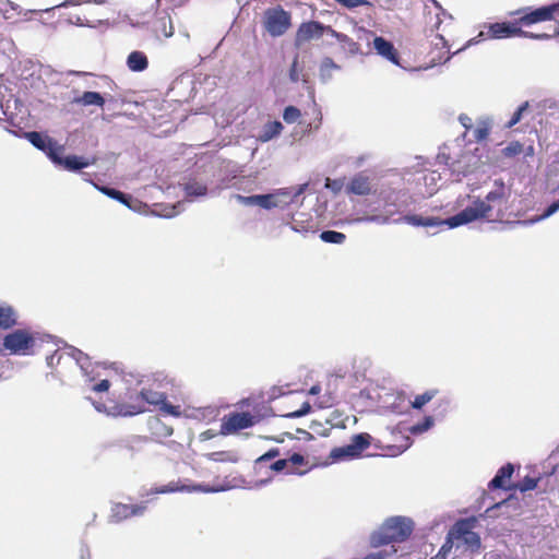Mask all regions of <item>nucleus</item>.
Returning <instances> with one entry per match:
<instances>
[{
    "label": "nucleus",
    "instance_id": "f257e3e1",
    "mask_svg": "<svg viewBox=\"0 0 559 559\" xmlns=\"http://www.w3.org/2000/svg\"><path fill=\"white\" fill-rule=\"evenodd\" d=\"M511 194V185H507L502 179H496L484 198L473 199L468 206L451 217L441 219L438 217L408 215L402 219L407 225L415 227L448 226L449 228H456L479 219L491 221L492 218H501L508 209Z\"/></svg>",
    "mask_w": 559,
    "mask_h": 559
},
{
    "label": "nucleus",
    "instance_id": "f03ea898",
    "mask_svg": "<svg viewBox=\"0 0 559 559\" xmlns=\"http://www.w3.org/2000/svg\"><path fill=\"white\" fill-rule=\"evenodd\" d=\"M373 192L383 211L378 214L352 217L349 219L350 224L373 223L377 225H388L391 223H404L402 218L408 215L430 217L424 214H413L414 211H421L425 214L427 211H424V206L418 204L416 199L406 189L402 188L401 185L383 182ZM405 224L407 223L405 222Z\"/></svg>",
    "mask_w": 559,
    "mask_h": 559
},
{
    "label": "nucleus",
    "instance_id": "7ed1b4c3",
    "mask_svg": "<svg viewBox=\"0 0 559 559\" xmlns=\"http://www.w3.org/2000/svg\"><path fill=\"white\" fill-rule=\"evenodd\" d=\"M306 185L299 186L295 191L280 189L273 193L241 195L234 194L233 198L245 206H259L264 210L285 209L292 204L295 199L305 192Z\"/></svg>",
    "mask_w": 559,
    "mask_h": 559
},
{
    "label": "nucleus",
    "instance_id": "20e7f679",
    "mask_svg": "<svg viewBox=\"0 0 559 559\" xmlns=\"http://www.w3.org/2000/svg\"><path fill=\"white\" fill-rule=\"evenodd\" d=\"M510 16H519L521 26H531L537 23L556 20L559 16V1L539 8L525 7L512 11Z\"/></svg>",
    "mask_w": 559,
    "mask_h": 559
},
{
    "label": "nucleus",
    "instance_id": "39448f33",
    "mask_svg": "<svg viewBox=\"0 0 559 559\" xmlns=\"http://www.w3.org/2000/svg\"><path fill=\"white\" fill-rule=\"evenodd\" d=\"M135 399L138 403H141L143 405L144 403H146L150 405L157 406L158 409L165 415H169L173 417L181 416L180 406L168 403L165 392H159L151 388H143Z\"/></svg>",
    "mask_w": 559,
    "mask_h": 559
},
{
    "label": "nucleus",
    "instance_id": "423d86ee",
    "mask_svg": "<svg viewBox=\"0 0 559 559\" xmlns=\"http://www.w3.org/2000/svg\"><path fill=\"white\" fill-rule=\"evenodd\" d=\"M289 26L290 14L283 8L270 9L264 13V27L271 36H282Z\"/></svg>",
    "mask_w": 559,
    "mask_h": 559
},
{
    "label": "nucleus",
    "instance_id": "0eeeda50",
    "mask_svg": "<svg viewBox=\"0 0 559 559\" xmlns=\"http://www.w3.org/2000/svg\"><path fill=\"white\" fill-rule=\"evenodd\" d=\"M35 345V337L25 330H15L3 338V347L14 355H25Z\"/></svg>",
    "mask_w": 559,
    "mask_h": 559
},
{
    "label": "nucleus",
    "instance_id": "6e6552de",
    "mask_svg": "<svg viewBox=\"0 0 559 559\" xmlns=\"http://www.w3.org/2000/svg\"><path fill=\"white\" fill-rule=\"evenodd\" d=\"M72 358L75 364L81 368L84 374L88 373L90 359L88 357L78 348L69 347L67 350L60 352L55 350L51 355L47 356L46 362L49 368L58 366L64 357Z\"/></svg>",
    "mask_w": 559,
    "mask_h": 559
},
{
    "label": "nucleus",
    "instance_id": "1a4fd4ad",
    "mask_svg": "<svg viewBox=\"0 0 559 559\" xmlns=\"http://www.w3.org/2000/svg\"><path fill=\"white\" fill-rule=\"evenodd\" d=\"M383 524L396 542L405 540L414 528L413 520L406 516H392L386 519Z\"/></svg>",
    "mask_w": 559,
    "mask_h": 559
},
{
    "label": "nucleus",
    "instance_id": "9d476101",
    "mask_svg": "<svg viewBox=\"0 0 559 559\" xmlns=\"http://www.w3.org/2000/svg\"><path fill=\"white\" fill-rule=\"evenodd\" d=\"M24 138L37 150L44 152L51 160V156L56 151H63V146L59 145L53 139L43 135L37 131H28L24 133Z\"/></svg>",
    "mask_w": 559,
    "mask_h": 559
},
{
    "label": "nucleus",
    "instance_id": "9b49d317",
    "mask_svg": "<svg viewBox=\"0 0 559 559\" xmlns=\"http://www.w3.org/2000/svg\"><path fill=\"white\" fill-rule=\"evenodd\" d=\"M61 152L62 151H56L55 155L51 156V162L57 166H61L68 171H79L88 167L95 162V159H90L78 155H68L62 157L60 155Z\"/></svg>",
    "mask_w": 559,
    "mask_h": 559
},
{
    "label": "nucleus",
    "instance_id": "f8f14e48",
    "mask_svg": "<svg viewBox=\"0 0 559 559\" xmlns=\"http://www.w3.org/2000/svg\"><path fill=\"white\" fill-rule=\"evenodd\" d=\"M253 425L252 416L249 413H235L225 419L221 426L223 435H229Z\"/></svg>",
    "mask_w": 559,
    "mask_h": 559
},
{
    "label": "nucleus",
    "instance_id": "ddd939ff",
    "mask_svg": "<svg viewBox=\"0 0 559 559\" xmlns=\"http://www.w3.org/2000/svg\"><path fill=\"white\" fill-rule=\"evenodd\" d=\"M324 35L323 24L317 21H310L302 23L296 33L295 44L300 46L301 44L311 39H318Z\"/></svg>",
    "mask_w": 559,
    "mask_h": 559
},
{
    "label": "nucleus",
    "instance_id": "4468645a",
    "mask_svg": "<svg viewBox=\"0 0 559 559\" xmlns=\"http://www.w3.org/2000/svg\"><path fill=\"white\" fill-rule=\"evenodd\" d=\"M489 34L492 38L501 39L516 36L519 37L520 34H524V31L521 28V25L518 23L516 19L514 22H497L490 24Z\"/></svg>",
    "mask_w": 559,
    "mask_h": 559
},
{
    "label": "nucleus",
    "instance_id": "2eb2a0df",
    "mask_svg": "<svg viewBox=\"0 0 559 559\" xmlns=\"http://www.w3.org/2000/svg\"><path fill=\"white\" fill-rule=\"evenodd\" d=\"M146 510V502L140 504L115 503L111 508L110 519L112 522H120L130 516L142 515Z\"/></svg>",
    "mask_w": 559,
    "mask_h": 559
},
{
    "label": "nucleus",
    "instance_id": "dca6fc26",
    "mask_svg": "<svg viewBox=\"0 0 559 559\" xmlns=\"http://www.w3.org/2000/svg\"><path fill=\"white\" fill-rule=\"evenodd\" d=\"M372 192L370 178L362 173L356 174L346 186V193L368 195Z\"/></svg>",
    "mask_w": 559,
    "mask_h": 559
},
{
    "label": "nucleus",
    "instance_id": "f3484780",
    "mask_svg": "<svg viewBox=\"0 0 559 559\" xmlns=\"http://www.w3.org/2000/svg\"><path fill=\"white\" fill-rule=\"evenodd\" d=\"M290 222L287 224L290 226V229L300 233V234H307V233H316L317 225L313 219V217L310 214L307 213H296L292 215Z\"/></svg>",
    "mask_w": 559,
    "mask_h": 559
},
{
    "label": "nucleus",
    "instance_id": "a211bd4d",
    "mask_svg": "<svg viewBox=\"0 0 559 559\" xmlns=\"http://www.w3.org/2000/svg\"><path fill=\"white\" fill-rule=\"evenodd\" d=\"M373 48L383 58L388 59L389 61L395 64H399V58L395 48L391 41L384 39L383 37H376L373 39Z\"/></svg>",
    "mask_w": 559,
    "mask_h": 559
},
{
    "label": "nucleus",
    "instance_id": "6ab92c4d",
    "mask_svg": "<svg viewBox=\"0 0 559 559\" xmlns=\"http://www.w3.org/2000/svg\"><path fill=\"white\" fill-rule=\"evenodd\" d=\"M72 104L83 107L96 106L103 108L105 105V98L98 92H84L82 95L74 97Z\"/></svg>",
    "mask_w": 559,
    "mask_h": 559
},
{
    "label": "nucleus",
    "instance_id": "aec40b11",
    "mask_svg": "<svg viewBox=\"0 0 559 559\" xmlns=\"http://www.w3.org/2000/svg\"><path fill=\"white\" fill-rule=\"evenodd\" d=\"M146 409H145L144 405L141 403H138V401L135 399L133 403L116 405L114 407V411L108 412V415L129 417V416H134V415L141 414V413H144Z\"/></svg>",
    "mask_w": 559,
    "mask_h": 559
},
{
    "label": "nucleus",
    "instance_id": "412c9836",
    "mask_svg": "<svg viewBox=\"0 0 559 559\" xmlns=\"http://www.w3.org/2000/svg\"><path fill=\"white\" fill-rule=\"evenodd\" d=\"M456 532L462 536L465 545L469 547L472 551H476L480 548L481 542L477 533L466 528L465 523L456 524Z\"/></svg>",
    "mask_w": 559,
    "mask_h": 559
},
{
    "label": "nucleus",
    "instance_id": "4be33fe9",
    "mask_svg": "<svg viewBox=\"0 0 559 559\" xmlns=\"http://www.w3.org/2000/svg\"><path fill=\"white\" fill-rule=\"evenodd\" d=\"M283 130V124L280 121H269L259 132L257 139L262 143H266L274 138L278 136Z\"/></svg>",
    "mask_w": 559,
    "mask_h": 559
},
{
    "label": "nucleus",
    "instance_id": "5701e85b",
    "mask_svg": "<svg viewBox=\"0 0 559 559\" xmlns=\"http://www.w3.org/2000/svg\"><path fill=\"white\" fill-rule=\"evenodd\" d=\"M492 127V119L488 116H483L477 119L476 126L471 129L473 132V138L477 141H484L489 135L490 129Z\"/></svg>",
    "mask_w": 559,
    "mask_h": 559
},
{
    "label": "nucleus",
    "instance_id": "b1692460",
    "mask_svg": "<svg viewBox=\"0 0 559 559\" xmlns=\"http://www.w3.org/2000/svg\"><path fill=\"white\" fill-rule=\"evenodd\" d=\"M514 472V467L511 463H508L500 467L495 477L489 483V488L500 489L504 488L506 481L511 478Z\"/></svg>",
    "mask_w": 559,
    "mask_h": 559
},
{
    "label": "nucleus",
    "instance_id": "393cba45",
    "mask_svg": "<svg viewBox=\"0 0 559 559\" xmlns=\"http://www.w3.org/2000/svg\"><path fill=\"white\" fill-rule=\"evenodd\" d=\"M127 66L133 72H142L147 69L148 60L144 52L135 50L128 56Z\"/></svg>",
    "mask_w": 559,
    "mask_h": 559
},
{
    "label": "nucleus",
    "instance_id": "a878e982",
    "mask_svg": "<svg viewBox=\"0 0 559 559\" xmlns=\"http://www.w3.org/2000/svg\"><path fill=\"white\" fill-rule=\"evenodd\" d=\"M369 542L372 547L377 548V547H381L384 545H389L396 540H395V538H393L392 535H390L389 531L385 530L384 524H382L377 531H374L370 535Z\"/></svg>",
    "mask_w": 559,
    "mask_h": 559
},
{
    "label": "nucleus",
    "instance_id": "bb28decb",
    "mask_svg": "<svg viewBox=\"0 0 559 559\" xmlns=\"http://www.w3.org/2000/svg\"><path fill=\"white\" fill-rule=\"evenodd\" d=\"M197 490H202V487L201 486H193V487L178 486L175 483H169L167 485H164L160 487H155V488L151 489V491L148 493H170V492H177V491L191 492V491H197ZM203 491H213V490L212 489H203Z\"/></svg>",
    "mask_w": 559,
    "mask_h": 559
},
{
    "label": "nucleus",
    "instance_id": "cd10ccee",
    "mask_svg": "<svg viewBox=\"0 0 559 559\" xmlns=\"http://www.w3.org/2000/svg\"><path fill=\"white\" fill-rule=\"evenodd\" d=\"M16 324V312L9 305L0 306V329L8 330Z\"/></svg>",
    "mask_w": 559,
    "mask_h": 559
},
{
    "label": "nucleus",
    "instance_id": "c85d7f7f",
    "mask_svg": "<svg viewBox=\"0 0 559 559\" xmlns=\"http://www.w3.org/2000/svg\"><path fill=\"white\" fill-rule=\"evenodd\" d=\"M154 32L158 37L163 36L165 38H169L174 35V25L169 15H165L159 17L155 25Z\"/></svg>",
    "mask_w": 559,
    "mask_h": 559
},
{
    "label": "nucleus",
    "instance_id": "c756f323",
    "mask_svg": "<svg viewBox=\"0 0 559 559\" xmlns=\"http://www.w3.org/2000/svg\"><path fill=\"white\" fill-rule=\"evenodd\" d=\"M185 192L188 198L204 197L207 193V187L197 179H190L185 183Z\"/></svg>",
    "mask_w": 559,
    "mask_h": 559
},
{
    "label": "nucleus",
    "instance_id": "7c9ffc66",
    "mask_svg": "<svg viewBox=\"0 0 559 559\" xmlns=\"http://www.w3.org/2000/svg\"><path fill=\"white\" fill-rule=\"evenodd\" d=\"M331 459L334 461H342V460H348V459H355L358 457L359 454L355 450L352 443L346 444L344 447L335 448L331 451L330 454Z\"/></svg>",
    "mask_w": 559,
    "mask_h": 559
},
{
    "label": "nucleus",
    "instance_id": "2f4dec72",
    "mask_svg": "<svg viewBox=\"0 0 559 559\" xmlns=\"http://www.w3.org/2000/svg\"><path fill=\"white\" fill-rule=\"evenodd\" d=\"M96 189H98L100 192H103L105 195L114 199V200H117L119 201L120 203L127 205L128 207L132 209L131 204H130V200L131 198L124 193H122L121 191L119 190H116L114 188H108V187H98L96 186Z\"/></svg>",
    "mask_w": 559,
    "mask_h": 559
},
{
    "label": "nucleus",
    "instance_id": "473e14b6",
    "mask_svg": "<svg viewBox=\"0 0 559 559\" xmlns=\"http://www.w3.org/2000/svg\"><path fill=\"white\" fill-rule=\"evenodd\" d=\"M84 3L104 4V3H106V0H66L55 7L47 8L44 10H38V12H50V11L55 10L56 8H68L71 5L76 7V5H81ZM28 12H37V10H29Z\"/></svg>",
    "mask_w": 559,
    "mask_h": 559
},
{
    "label": "nucleus",
    "instance_id": "72a5a7b5",
    "mask_svg": "<svg viewBox=\"0 0 559 559\" xmlns=\"http://www.w3.org/2000/svg\"><path fill=\"white\" fill-rule=\"evenodd\" d=\"M340 67L329 57L324 58L320 66V79L328 82L332 79V71L337 70Z\"/></svg>",
    "mask_w": 559,
    "mask_h": 559
},
{
    "label": "nucleus",
    "instance_id": "f704fd0d",
    "mask_svg": "<svg viewBox=\"0 0 559 559\" xmlns=\"http://www.w3.org/2000/svg\"><path fill=\"white\" fill-rule=\"evenodd\" d=\"M559 210V200L558 201H555L552 202L545 211L542 215H539L538 217L534 218V219H528V221H518L515 222V224H519V225H531L533 223H536V222H539L542 219H545V218H548L550 217L551 215H554L557 211Z\"/></svg>",
    "mask_w": 559,
    "mask_h": 559
},
{
    "label": "nucleus",
    "instance_id": "c9c22d12",
    "mask_svg": "<svg viewBox=\"0 0 559 559\" xmlns=\"http://www.w3.org/2000/svg\"><path fill=\"white\" fill-rule=\"evenodd\" d=\"M320 239L326 243L341 245L346 240V235L335 230H324L320 234Z\"/></svg>",
    "mask_w": 559,
    "mask_h": 559
},
{
    "label": "nucleus",
    "instance_id": "e433bc0d",
    "mask_svg": "<svg viewBox=\"0 0 559 559\" xmlns=\"http://www.w3.org/2000/svg\"><path fill=\"white\" fill-rule=\"evenodd\" d=\"M435 424L432 416H426L421 423H417L409 428V432L413 435H420L429 430Z\"/></svg>",
    "mask_w": 559,
    "mask_h": 559
},
{
    "label": "nucleus",
    "instance_id": "4c0bfd02",
    "mask_svg": "<svg viewBox=\"0 0 559 559\" xmlns=\"http://www.w3.org/2000/svg\"><path fill=\"white\" fill-rule=\"evenodd\" d=\"M436 395L435 390L426 391L423 394H419L415 396L414 401L412 402V406L415 409L423 408L427 403H429Z\"/></svg>",
    "mask_w": 559,
    "mask_h": 559
},
{
    "label": "nucleus",
    "instance_id": "58836bf2",
    "mask_svg": "<svg viewBox=\"0 0 559 559\" xmlns=\"http://www.w3.org/2000/svg\"><path fill=\"white\" fill-rule=\"evenodd\" d=\"M207 460L214 462H237V456L230 452L218 451L206 454Z\"/></svg>",
    "mask_w": 559,
    "mask_h": 559
},
{
    "label": "nucleus",
    "instance_id": "ea45409f",
    "mask_svg": "<svg viewBox=\"0 0 559 559\" xmlns=\"http://www.w3.org/2000/svg\"><path fill=\"white\" fill-rule=\"evenodd\" d=\"M369 439L370 437L367 433H359L353 437L350 443L353 444V447L355 448L359 455L366 448H368L370 443Z\"/></svg>",
    "mask_w": 559,
    "mask_h": 559
},
{
    "label": "nucleus",
    "instance_id": "a19ab883",
    "mask_svg": "<svg viewBox=\"0 0 559 559\" xmlns=\"http://www.w3.org/2000/svg\"><path fill=\"white\" fill-rule=\"evenodd\" d=\"M301 116L300 110L295 106H288L284 109L283 119L287 123L296 122Z\"/></svg>",
    "mask_w": 559,
    "mask_h": 559
},
{
    "label": "nucleus",
    "instance_id": "79ce46f5",
    "mask_svg": "<svg viewBox=\"0 0 559 559\" xmlns=\"http://www.w3.org/2000/svg\"><path fill=\"white\" fill-rule=\"evenodd\" d=\"M528 108V102H524L513 114L512 118L509 120V122L506 124L507 128H512L516 123H519L522 119L523 112L526 111Z\"/></svg>",
    "mask_w": 559,
    "mask_h": 559
},
{
    "label": "nucleus",
    "instance_id": "37998d69",
    "mask_svg": "<svg viewBox=\"0 0 559 559\" xmlns=\"http://www.w3.org/2000/svg\"><path fill=\"white\" fill-rule=\"evenodd\" d=\"M286 460L288 461V465L289 466L292 465V467H289V469H287L288 474H297L295 466L301 465L305 462V457L299 453H294Z\"/></svg>",
    "mask_w": 559,
    "mask_h": 559
},
{
    "label": "nucleus",
    "instance_id": "c03bdc74",
    "mask_svg": "<svg viewBox=\"0 0 559 559\" xmlns=\"http://www.w3.org/2000/svg\"><path fill=\"white\" fill-rule=\"evenodd\" d=\"M537 483L538 480L536 478L527 476L521 481L518 488L520 489V491L525 492L535 489L537 487Z\"/></svg>",
    "mask_w": 559,
    "mask_h": 559
},
{
    "label": "nucleus",
    "instance_id": "a18cd8bd",
    "mask_svg": "<svg viewBox=\"0 0 559 559\" xmlns=\"http://www.w3.org/2000/svg\"><path fill=\"white\" fill-rule=\"evenodd\" d=\"M523 145L519 142H512L503 150V154L508 157L515 156L522 153Z\"/></svg>",
    "mask_w": 559,
    "mask_h": 559
},
{
    "label": "nucleus",
    "instance_id": "49530a36",
    "mask_svg": "<svg viewBox=\"0 0 559 559\" xmlns=\"http://www.w3.org/2000/svg\"><path fill=\"white\" fill-rule=\"evenodd\" d=\"M323 28H324V35L325 34L330 35L331 37L335 38L340 43H345L348 39L347 35L336 32L329 25H323Z\"/></svg>",
    "mask_w": 559,
    "mask_h": 559
},
{
    "label": "nucleus",
    "instance_id": "de8ad7c7",
    "mask_svg": "<svg viewBox=\"0 0 559 559\" xmlns=\"http://www.w3.org/2000/svg\"><path fill=\"white\" fill-rule=\"evenodd\" d=\"M325 188L331 190L333 193H338L343 189V181L338 179H330L325 180Z\"/></svg>",
    "mask_w": 559,
    "mask_h": 559
},
{
    "label": "nucleus",
    "instance_id": "09e8293b",
    "mask_svg": "<svg viewBox=\"0 0 559 559\" xmlns=\"http://www.w3.org/2000/svg\"><path fill=\"white\" fill-rule=\"evenodd\" d=\"M310 409H311L310 404L308 402H305L299 409L287 414L286 417H288V418H299V417H302V416L309 414Z\"/></svg>",
    "mask_w": 559,
    "mask_h": 559
},
{
    "label": "nucleus",
    "instance_id": "8fccbe9b",
    "mask_svg": "<svg viewBox=\"0 0 559 559\" xmlns=\"http://www.w3.org/2000/svg\"><path fill=\"white\" fill-rule=\"evenodd\" d=\"M452 549V542L450 540V538L441 546V548L439 549L438 554L432 557L431 559H447L449 552L451 551Z\"/></svg>",
    "mask_w": 559,
    "mask_h": 559
},
{
    "label": "nucleus",
    "instance_id": "3c124183",
    "mask_svg": "<svg viewBox=\"0 0 559 559\" xmlns=\"http://www.w3.org/2000/svg\"><path fill=\"white\" fill-rule=\"evenodd\" d=\"M297 66H298V56H296L294 58L290 70H289V79L294 83L299 81V72H298Z\"/></svg>",
    "mask_w": 559,
    "mask_h": 559
},
{
    "label": "nucleus",
    "instance_id": "603ef678",
    "mask_svg": "<svg viewBox=\"0 0 559 559\" xmlns=\"http://www.w3.org/2000/svg\"><path fill=\"white\" fill-rule=\"evenodd\" d=\"M69 24H74L76 26H86V27H96V24L91 23L88 21H84L81 16L70 17L68 20Z\"/></svg>",
    "mask_w": 559,
    "mask_h": 559
},
{
    "label": "nucleus",
    "instance_id": "864d4df0",
    "mask_svg": "<svg viewBox=\"0 0 559 559\" xmlns=\"http://www.w3.org/2000/svg\"><path fill=\"white\" fill-rule=\"evenodd\" d=\"M271 469L274 472H282L284 469H289L288 461L286 459H281L275 461L271 465Z\"/></svg>",
    "mask_w": 559,
    "mask_h": 559
},
{
    "label": "nucleus",
    "instance_id": "5fc2aeb1",
    "mask_svg": "<svg viewBox=\"0 0 559 559\" xmlns=\"http://www.w3.org/2000/svg\"><path fill=\"white\" fill-rule=\"evenodd\" d=\"M335 1L348 9H354V8L360 7L366 3L365 0H335Z\"/></svg>",
    "mask_w": 559,
    "mask_h": 559
},
{
    "label": "nucleus",
    "instance_id": "6e6d98bb",
    "mask_svg": "<svg viewBox=\"0 0 559 559\" xmlns=\"http://www.w3.org/2000/svg\"><path fill=\"white\" fill-rule=\"evenodd\" d=\"M280 455L278 449H271L258 459V462H266Z\"/></svg>",
    "mask_w": 559,
    "mask_h": 559
},
{
    "label": "nucleus",
    "instance_id": "4d7b16f0",
    "mask_svg": "<svg viewBox=\"0 0 559 559\" xmlns=\"http://www.w3.org/2000/svg\"><path fill=\"white\" fill-rule=\"evenodd\" d=\"M519 37H526V38H532V39H538V40H544V39H548L550 36L548 34H535V33H531V32H525L524 31V34H520Z\"/></svg>",
    "mask_w": 559,
    "mask_h": 559
},
{
    "label": "nucleus",
    "instance_id": "13d9d810",
    "mask_svg": "<svg viewBox=\"0 0 559 559\" xmlns=\"http://www.w3.org/2000/svg\"><path fill=\"white\" fill-rule=\"evenodd\" d=\"M459 121L460 123L466 129V130H471L473 129V121H472V118L468 117L467 115H460L459 117Z\"/></svg>",
    "mask_w": 559,
    "mask_h": 559
},
{
    "label": "nucleus",
    "instance_id": "bf43d9fd",
    "mask_svg": "<svg viewBox=\"0 0 559 559\" xmlns=\"http://www.w3.org/2000/svg\"><path fill=\"white\" fill-rule=\"evenodd\" d=\"M110 386V383L108 380L104 379L102 380L100 382H98L97 384H95L93 386V391L95 392H105L109 389Z\"/></svg>",
    "mask_w": 559,
    "mask_h": 559
},
{
    "label": "nucleus",
    "instance_id": "052dcab7",
    "mask_svg": "<svg viewBox=\"0 0 559 559\" xmlns=\"http://www.w3.org/2000/svg\"><path fill=\"white\" fill-rule=\"evenodd\" d=\"M386 556L385 551L370 552L361 559H384Z\"/></svg>",
    "mask_w": 559,
    "mask_h": 559
},
{
    "label": "nucleus",
    "instance_id": "680f3d73",
    "mask_svg": "<svg viewBox=\"0 0 559 559\" xmlns=\"http://www.w3.org/2000/svg\"><path fill=\"white\" fill-rule=\"evenodd\" d=\"M90 558H91L90 549L86 546H82L80 548V559H90Z\"/></svg>",
    "mask_w": 559,
    "mask_h": 559
},
{
    "label": "nucleus",
    "instance_id": "e2e57ef3",
    "mask_svg": "<svg viewBox=\"0 0 559 559\" xmlns=\"http://www.w3.org/2000/svg\"><path fill=\"white\" fill-rule=\"evenodd\" d=\"M94 407L99 413L107 412L106 406L103 403H94Z\"/></svg>",
    "mask_w": 559,
    "mask_h": 559
},
{
    "label": "nucleus",
    "instance_id": "0e129e2a",
    "mask_svg": "<svg viewBox=\"0 0 559 559\" xmlns=\"http://www.w3.org/2000/svg\"><path fill=\"white\" fill-rule=\"evenodd\" d=\"M320 391H321V388L319 385H313V386L310 388L309 394L310 395H317V394L320 393Z\"/></svg>",
    "mask_w": 559,
    "mask_h": 559
},
{
    "label": "nucleus",
    "instance_id": "69168bd1",
    "mask_svg": "<svg viewBox=\"0 0 559 559\" xmlns=\"http://www.w3.org/2000/svg\"><path fill=\"white\" fill-rule=\"evenodd\" d=\"M476 43H477L476 38H473V39H471V40L468 41V45H473V44H476Z\"/></svg>",
    "mask_w": 559,
    "mask_h": 559
},
{
    "label": "nucleus",
    "instance_id": "338daca9",
    "mask_svg": "<svg viewBox=\"0 0 559 559\" xmlns=\"http://www.w3.org/2000/svg\"><path fill=\"white\" fill-rule=\"evenodd\" d=\"M432 3L437 7V8H440V4L436 1V0H431Z\"/></svg>",
    "mask_w": 559,
    "mask_h": 559
},
{
    "label": "nucleus",
    "instance_id": "774afa93",
    "mask_svg": "<svg viewBox=\"0 0 559 559\" xmlns=\"http://www.w3.org/2000/svg\"><path fill=\"white\" fill-rule=\"evenodd\" d=\"M10 5H11V8H12L13 10H15V9H16V5H15L14 3L10 2Z\"/></svg>",
    "mask_w": 559,
    "mask_h": 559
}]
</instances>
